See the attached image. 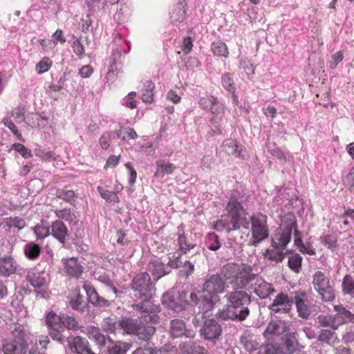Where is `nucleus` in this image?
<instances>
[{"label":"nucleus","instance_id":"nucleus-12","mask_svg":"<svg viewBox=\"0 0 354 354\" xmlns=\"http://www.w3.org/2000/svg\"><path fill=\"white\" fill-rule=\"evenodd\" d=\"M62 316L53 311L48 313L45 317V322L49 337L60 344L66 342V335L62 333Z\"/></svg>","mask_w":354,"mask_h":354},{"label":"nucleus","instance_id":"nucleus-60","mask_svg":"<svg viewBox=\"0 0 354 354\" xmlns=\"http://www.w3.org/2000/svg\"><path fill=\"white\" fill-rule=\"evenodd\" d=\"M216 96L209 95L206 97H201L198 100V104L201 109L209 111L212 106L214 105L213 98Z\"/></svg>","mask_w":354,"mask_h":354},{"label":"nucleus","instance_id":"nucleus-7","mask_svg":"<svg viewBox=\"0 0 354 354\" xmlns=\"http://www.w3.org/2000/svg\"><path fill=\"white\" fill-rule=\"evenodd\" d=\"M156 283L151 279L147 272L135 275L130 283L129 288L133 292V298L153 297L155 294Z\"/></svg>","mask_w":354,"mask_h":354},{"label":"nucleus","instance_id":"nucleus-40","mask_svg":"<svg viewBox=\"0 0 354 354\" xmlns=\"http://www.w3.org/2000/svg\"><path fill=\"white\" fill-rule=\"evenodd\" d=\"M155 84L153 82L147 81L141 91V99L145 102L151 103L153 100V90Z\"/></svg>","mask_w":354,"mask_h":354},{"label":"nucleus","instance_id":"nucleus-17","mask_svg":"<svg viewBox=\"0 0 354 354\" xmlns=\"http://www.w3.org/2000/svg\"><path fill=\"white\" fill-rule=\"evenodd\" d=\"M299 346L297 333L287 331L281 337L279 349L281 354H292L299 350Z\"/></svg>","mask_w":354,"mask_h":354},{"label":"nucleus","instance_id":"nucleus-6","mask_svg":"<svg viewBox=\"0 0 354 354\" xmlns=\"http://www.w3.org/2000/svg\"><path fill=\"white\" fill-rule=\"evenodd\" d=\"M190 292L186 290L171 289L163 294L162 303L165 307L176 313L183 312L189 306L196 308V305L192 303Z\"/></svg>","mask_w":354,"mask_h":354},{"label":"nucleus","instance_id":"nucleus-28","mask_svg":"<svg viewBox=\"0 0 354 354\" xmlns=\"http://www.w3.org/2000/svg\"><path fill=\"white\" fill-rule=\"evenodd\" d=\"M336 314L333 316L335 320V325L337 327L348 322H354V314L344 308L342 305L335 306L334 307Z\"/></svg>","mask_w":354,"mask_h":354},{"label":"nucleus","instance_id":"nucleus-54","mask_svg":"<svg viewBox=\"0 0 354 354\" xmlns=\"http://www.w3.org/2000/svg\"><path fill=\"white\" fill-rule=\"evenodd\" d=\"M284 249L281 248L279 250L267 249L266 251L265 255H268V259L276 262H281L285 257V253L283 252Z\"/></svg>","mask_w":354,"mask_h":354},{"label":"nucleus","instance_id":"nucleus-14","mask_svg":"<svg viewBox=\"0 0 354 354\" xmlns=\"http://www.w3.org/2000/svg\"><path fill=\"white\" fill-rule=\"evenodd\" d=\"M222 333L221 324L214 318L205 320L199 330L200 337L205 341L214 344L219 340Z\"/></svg>","mask_w":354,"mask_h":354},{"label":"nucleus","instance_id":"nucleus-45","mask_svg":"<svg viewBox=\"0 0 354 354\" xmlns=\"http://www.w3.org/2000/svg\"><path fill=\"white\" fill-rule=\"evenodd\" d=\"M206 247L212 251H216L221 248L218 236L214 232L209 233L205 241Z\"/></svg>","mask_w":354,"mask_h":354},{"label":"nucleus","instance_id":"nucleus-29","mask_svg":"<svg viewBox=\"0 0 354 354\" xmlns=\"http://www.w3.org/2000/svg\"><path fill=\"white\" fill-rule=\"evenodd\" d=\"M178 349L180 354H207L205 348L196 342L180 343Z\"/></svg>","mask_w":354,"mask_h":354},{"label":"nucleus","instance_id":"nucleus-23","mask_svg":"<svg viewBox=\"0 0 354 354\" xmlns=\"http://www.w3.org/2000/svg\"><path fill=\"white\" fill-rule=\"evenodd\" d=\"M17 268V263L12 256L0 257V276L9 277L16 272Z\"/></svg>","mask_w":354,"mask_h":354},{"label":"nucleus","instance_id":"nucleus-16","mask_svg":"<svg viewBox=\"0 0 354 354\" xmlns=\"http://www.w3.org/2000/svg\"><path fill=\"white\" fill-rule=\"evenodd\" d=\"M66 342L73 354H95L89 342L83 337L66 335Z\"/></svg>","mask_w":354,"mask_h":354},{"label":"nucleus","instance_id":"nucleus-44","mask_svg":"<svg viewBox=\"0 0 354 354\" xmlns=\"http://www.w3.org/2000/svg\"><path fill=\"white\" fill-rule=\"evenodd\" d=\"M221 85L229 93H236V88L232 75L230 73H223L221 76Z\"/></svg>","mask_w":354,"mask_h":354},{"label":"nucleus","instance_id":"nucleus-33","mask_svg":"<svg viewBox=\"0 0 354 354\" xmlns=\"http://www.w3.org/2000/svg\"><path fill=\"white\" fill-rule=\"evenodd\" d=\"M296 306L298 316L304 319H309L312 318L313 310L312 307L309 305L308 299H297L294 302Z\"/></svg>","mask_w":354,"mask_h":354},{"label":"nucleus","instance_id":"nucleus-62","mask_svg":"<svg viewBox=\"0 0 354 354\" xmlns=\"http://www.w3.org/2000/svg\"><path fill=\"white\" fill-rule=\"evenodd\" d=\"M51 66V61L48 57H44L36 65V71L38 74H42L48 71Z\"/></svg>","mask_w":354,"mask_h":354},{"label":"nucleus","instance_id":"nucleus-56","mask_svg":"<svg viewBox=\"0 0 354 354\" xmlns=\"http://www.w3.org/2000/svg\"><path fill=\"white\" fill-rule=\"evenodd\" d=\"M97 190L101 197L105 199L106 201L114 203H118L120 201L119 197L114 192L104 189L101 187H98Z\"/></svg>","mask_w":354,"mask_h":354},{"label":"nucleus","instance_id":"nucleus-55","mask_svg":"<svg viewBox=\"0 0 354 354\" xmlns=\"http://www.w3.org/2000/svg\"><path fill=\"white\" fill-rule=\"evenodd\" d=\"M252 227L255 228L258 227H263L267 225V216L261 213L253 214L250 217Z\"/></svg>","mask_w":354,"mask_h":354},{"label":"nucleus","instance_id":"nucleus-38","mask_svg":"<svg viewBox=\"0 0 354 354\" xmlns=\"http://www.w3.org/2000/svg\"><path fill=\"white\" fill-rule=\"evenodd\" d=\"M62 333L66 334V333H68L69 335H71V333L67 331V330H77L79 329L78 322L72 316L68 315H62Z\"/></svg>","mask_w":354,"mask_h":354},{"label":"nucleus","instance_id":"nucleus-11","mask_svg":"<svg viewBox=\"0 0 354 354\" xmlns=\"http://www.w3.org/2000/svg\"><path fill=\"white\" fill-rule=\"evenodd\" d=\"M312 283L315 290L324 301H332L335 298L334 288L330 283V279L322 271H317L313 276Z\"/></svg>","mask_w":354,"mask_h":354},{"label":"nucleus","instance_id":"nucleus-8","mask_svg":"<svg viewBox=\"0 0 354 354\" xmlns=\"http://www.w3.org/2000/svg\"><path fill=\"white\" fill-rule=\"evenodd\" d=\"M178 260H173L167 257L165 259L154 257L147 263L148 273L152 277V280L156 283L162 277L171 273L173 269H177Z\"/></svg>","mask_w":354,"mask_h":354},{"label":"nucleus","instance_id":"nucleus-4","mask_svg":"<svg viewBox=\"0 0 354 354\" xmlns=\"http://www.w3.org/2000/svg\"><path fill=\"white\" fill-rule=\"evenodd\" d=\"M158 315H145L139 319L123 317L118 322V327L124 333L132 335L140 340L148 342L156 333L154 326Z\"/></svg>","mask_w":354,"mask_h":354},{"label":"nucleus","instance_id":"nucleus-61","mask_svg":"<svg viewBox=\"0 0 354 354\" xmlns=\"http://www.w3.org/2000/svg\"><path fill=\"white\" fill-rule=\"evenodd\" d=\"M11 149L19 153L24 158H30L32 156L31 151L21 143H14L11 146Z\"/></svg>","mask_w":354,"mask_h":354},{"label":"nucleus","instance_id":"nucleus-35","mask_svg":"<svg viewBox=\"0 0 354 354\" xmlns=\"http://www.w3.org/2000/svg\"><path fill=\"white\" fill-rule=\"evenodd\" d=\"M317 340L321 344H327L333 346L335 344L339 342L337 333L335 330L330 329H322L317 337Z\"/></svg>","mask_w":354,"mask_h":354},{"label":"nucleus","instance_id":"nucleus-48","mask_svg":"<svg viewBox=\"0 0 354 354\" xmlns=\"http://www.w3.org/2000/svg\"><path fill=\"white\" fill-rule=\"evenodd\" d=\"M118 326L116 319L110 317L104 318L101 324L102 330L106 333H114Z\"/></svg>","mask_w":354,"mask_h":354},{"label":"nucleus","instance_id":"nucleus-37","mask_svg":"<svg viewBox=\"0 0 354 354\" xmlns=\"http://www.w3.org/2000/svg\"><path fill=\"white\" fill-rule=\"evenodd\" d=\"M314 326L317 328L322 327H330L334 330L337 328V326L335 325V320H334L333 316L329 315H319L315 319Z\"/></svg>","mask_w":354,"mask_h":354},{"label":"nucleus","instance_id":"nucleus-46","mask_svg":"<svg viewBox=\"0 0 354 354\" xmlns=\"http://www.w3.org/2000/svg\"><path fill=\"white\" fill-rule=\"evenodd\" d=\"M211 49L215 56L227 57L228 55L227 47L221 41L213 42L211 45Z\"/></svg>","mask_w":354,"mask_h":354},{"label":"nucleus","instance_id":"nucleus-53","mask_svg":"<svg viewBox=\"0 0 354 354\" xmlns=\"http://www.w3.org/2000/svg\"><path fill=\"white\" fill-rule=\"evenodd\" d=\"M213 228L219 232L225 230L227 233L238 230L237 229H232V225L227 218L219 219L216 221L213 226Z\"/></svg>","mask_w":354,"mask_h":354},{"label":"nucleus","instance_id":"nucleus-51","mask_svg":"<svg viewBox=\"0 0 354 354\" xmlns=\"http://www.w3.org/2000/svg\"><path fill=\"white\" fill-rule=\"evenodd\" d=\"M297 227V221L292 213H289L283 216L281 228H285L293 231V229Z\"/></svg>","mask_w":354,"mask_h":354},{"label":"nucleus","instance_id":"nucleus-43","mask_svg":"<svg viewBox=\"0 0 354 354\" xmlns=\"http://www.w3.org/2000/svg\"><path fill=\"white\" fill-rule=\"evenodd\" d=\"M302 261V257L299 254L295 253L289 257L288 266L291 270L295 273H299L301 270Z\"/></svg>","mask_w":354,"mask_h":354},{"label":"nucleus","instance_id":"nucleus-42","mask_svg":"<svg viewBox=\"0 0 354 354\" xmlns=\"http://www.w3.org/2000/svg\"><path fill=\"white\" fill-rule=\"evenodd\" d=\"M223 147L226 153L228 154L234 155L236 157H240L241 153V146L239 145V143L232 139H229L225 141Z\"/></svg>","mask_w":354,"mask_h":354},{"label":"nucleus","instance_id":"nucleus-20","mask_svg":"<svg viewBox=\"0 0 354 354\" xmlns=\"http://www.w3.org/2000/svg\"><path fill=\"white\" fill-rule=\"evenodd\" d=\"M50 234L66 248H69L66 245V238L69 235V230L62 220H56L52 222L50 226Z\"/></svg>","mask_w":354,"mask_h":354},{"label":"nucleus","instance_id":"nucleus-21","mask_svg":"<svg viewBox=\"0 0 354 354\" xmlns=\"http://www.w3.org/2000/svg\"><path fill=\"white\" fill-rule=\"evenodd\" d=\"M276 320L272 319L264 330L263 335L266 337H270L273 335H280L285 334L289 330V326L286 321L276 318Z\"/></svg>","mask_w":354,"mask_h":354},{"label":"nucleus","instance_id":"nucleus-19","mask_svg":"<svg viewBox=\"0 0 354 354\" xmlns=\"http://www.w3.org/2000/svg\"><path fill=\"white\" fill-rule=\"evenodd\" d=\"M83 288L86 293L88 303L94 306L102 308L110 306V301L103 297H101L93 285L86 281L83 284Z\"/></svg>","mask_w":354,"mask_h":354},{"label":"nucleus","instance_id":"nucleus-3","mask_svg":"<svg viewBox=\"0 0 354 354\" xmlns=\"http://www.w3.org/2000/svg\"><path fill=\"white\" fill-rule=\"evenodd\" d=\"M234 286L238 289L253 292L261 299L268 298L276 291L271 283L253 272L251 266L245 263L239 267L235 274Z\"/></svg>","mask_w":354,"mask_h":354},{"label":"nucleus","instance_id":"nucleus-39","mask_svg":"<svg viewBox=\"0 0 354 354\" xmlns=\"http://www.w3.org/2000/svg\"><path fill=\"white\" fill-rule=\"evenodd\" d=\"M156 166L154 177L158 178H162L166 174H171L176 168L175 165L172 163L165 164L163 161H157Z\"/></svg>","mask_w":354,"mask_h":354},{"label":"nucleus","instance_id":"nucleus-2","mask_svg":"<svg viewBox=\"0 0 354 354\" xmlns=\"http://www.w3.org/2000/svg\"><path fill=\"white\" fill-rule=\"evenodd\" d=\"M225 297L227 304L219 309L216 317L223 321L243 322L250 315L251 296L243 289L228 292Z\"/></svg>","mask_w":354,"mask_h":354},{"label":"nucleus","instance_id":"nucleus-34","mask_svg":"<svg viewBox=\"0 0 354 354\" xmlns=\"http://www.w3.org/2000/svg\"><path fill=\"white\" fill-rule=\"evenodd\" d=\"M182 257H176L173 260H178L179 265L177 269H179L178 274L185 279H188L194 272V263L189 260L183 261Z\"/></svg>","mask_w":354,"mask_h":354},{"label":"nucleus","instance_id":"nucleus-1","mask_svg":"<svg viewBox=\"0 0 354 354\" xmlns=\"http://www.w3.org/2000/svg\"><path fill=\"white\" fill-rule=\"evenodd\" d=\"M225 280L219 274H214L207 278L202 290L189 294L192 303L196 305L199 313L204 315L212 311L220 302L219 295L225 292Z\"/></svg>","mask_w":354,"mask_h":354},{"label":"nucleus","instance_id":"nucleus-41","mask_svg":"<svg viewBox=\"0 0 354 354\" xmlns=\"http://www.w3.org/2000/svg\"><path fill=\"white\" fill-rule=\"evenodd\" d=\"M281 232L275 234V239L279 242L281 248L286 249L290 242L292 231L285 228H281Z\"/></svg>","mask_w":354,"mask_h":354},{"label":"nucleus","instance_id":"nucleus-57","mask_svg":"<svg viewBox=\"0 0 354 354\" xmlns=\"http://www.w3.org/2000/svg\"><path fill=\"white\" fill-rule=\"evenodd\" d=\"M214 105L212 106L210 112L214 115H218L225 113L226 106L225 103L218 100V97H214Z\"/></svg>","mask_w":354,"mask_h":354},{"label":"nucleus","instance_id":"nucleus-25","mask_svg":"<svg viewBox=\"0 0 354 354\" xmlns=\"http://www.w3.org/2000/svg\"><path fill=\"white\" fill-rule=\"evenodd\" d=\"M107 341L110 343V345L107 346V354H127L133 346L131 342L115 341L110 337H108Z\"/></svg>","mask_w":354,"mask_h":354},{"label":"nucleus","instance_id":"nucleus-24","mask_svg":"<svg viewBox=\"0 0 354 354\" xmlns=\"http://www.w3.org/2000/svg\"><path fill=\"white\" fill-rule=\"evenodd\" d=\"M79 287H77L68 297L70 306L75 310L84 312L88 308V302L84 299V296L80 293Z\"/></svg>","mask_w":354,"mask_h":354},{"label":"nucleus","instance_id":"nucleus-9","mask_svg":"<svg viewBox=\"0 0 354 354\" xmlns=\"http://www.w3.org/2000/svg\"><path fill=\"white\" fill-rule=\"evenodd\" d=\"M59 220H64L69 223L71 230L73 232L75 237L72 242L75 245L77 251L83 250L82 247V239L85 235L84 229L82 223L80 221L78 216L72 212L71 209L64 208L55 212Z\"/></svg>","mask_w":354,"mask_h":354},{"label":"nucleus","instance_id":"nucleus-31","mask_svg":"<svg viewBox=\"0 0 354 354\" xmlns=\"http://www.w3.org/2000/svg\"><path fill=\"white\" fill-rule=\"evenodd\" d=\"M24 254L30 261L39 259L42 251V246L34 241H29L24 246Z\"/></svg>","mask_w":354,"mask_h":354},{"label":"nucleus","instance_id":"nucleus-30","mask_svg":"<svg viewBox=\"0 0 354 354\" xmlns=\"http://www.w3.org/2000/svg\"><path fill=\"white\" fill-rule=\"evenodd\" d=\"M268 152L272 156L277 158L281 164H286L290 158L292 157L288 151H283L275 142L268 143L267 145Z\"/></svg>","mask_w":354,"mask_h":354},{"label":"nucleus","instance_id":"nucleus-5","mask_svg":"<svg viewBox=\"0 0 354 354\" xmlns=\"http://www.w3.org/2000/svg\"><path fill=\"white\" fill-rule=\"evenodd\" d=\"M11 337L1 340V351L3 354H27L28 344L25 339L24 326H15L11 332Z\"/></svg>","mask_w":354,"mask_h":354},{"label":"nucleus","instance_id":"nucleus-58","mask_svg":"<svg viewBox=\"0 0 354 354\" xmlns=\"http://www.w3.org/2000/svg\"><path fill=\"white\" fill-rule=\"evenodd\" d=\"M116 58H113V62L109 66V71L106 74V78L108 81H110L113 82L115 80V77L117 76L118 72H119V67L118 66L120 65V64H118L115 62Z\"/></svg>","mask_w":354,"mask_h":354},{"label":"nucleus","instance_id":"nucleus-47","mask_svg":"<svg viewBox=\"0 0 354 354\" xmlns=\"http://www.w3.org/2000/svg\"><path fill=\"white\" fill-rule=\"evenodd\" d=\"M342 291L344 295L354 297V279L349 274H346L342 280Z\"/></svg>","mask_w":354,"mask_h":354},{"label":"nucleus","instance_id":"nucleus-49","mask_svg":"<svg viewBox=\"0 0 354 354\" xmlns=\"http://www.w3.org/2000/svg\"><path fill=\"white\" fill-rule=\"evenodd\" d=\"M185 16L186 11L184 5L180 3L179 6L171 13L170 19L173 23L176 24L183 21L185 19Z\"/></svg>","mask_w":354,"mask_h":354},{"label":"nucleus","instance_id":"nucleus-26","mask_svg":"<svg viewBox=\"0 0 354 354\" xmlns=\"http://www.w3.org/2000/svg\"><path fill=\"white\" fill-rule=\"evenodd\" d=\"M178 251L180 252L177 257H182L188 252L194 250L192 256L198 253V247L196 244L189 243L184 232L177 233Z\"/></svg>","mask_w":354,"mask_h":354},{"label":"nucleus","instance_id":"nucleus-18","mask_svg":"<svg viewBox=\"0 0 354 354\" xmlns=\"http://www.w3.org/2000/svg\"><path fill=\"white\" fill-rule=\"evenodd\" d=\"M169 333L172 338L187 337L193 338L196 333L186 326L185 322L180 319H174L169 323Z\"/></svg>","mask_w":354,"mask_h":354},{"label":"nucleus","instance_id":"nucleus-13","mask_svg":"<svg viewBox=\"0 0 354 354\" xmlns=\"http://www.w3.org/2000/svg\"><path fill=\"white\" fill-rule=\"evenodd\" d=\"M26 280L35 288L37 294H45L48 288L50 276L44 271L35 270H27Z\"/></svg>","mask_w":354,"mask_h":354},{"label":"nucleus","instance_id":"nucleus-50","mask_svg":"<svg viewBox=\"0 0 354 354\" xmlns=\"http://www.w3.org/2000/svg\"><path fill=\"white\" fill-rule=\"evenodd\" d=\"M319 240L324 246L333 251L335 250L338 247L337 239L333 235L326 234L322 236Z\"/></svg>","mask_w":354,"mask_h":354},{"label":"nucleus","instance_id":"nucleus-36","mask_svg":"<svg viewBox=\"0 0 354 354\" xmlns=\"http://www.w3.org/2000/svg\"><path fill=\"white\" fill-rule=\"evenodd\" d=\"M88 334V337L93 340L100 348H102L105 346L106 341L107 340L108 337H109V335H104L101 332V329L96 326L91 327Z\"/></svg>","mask_w":354,"mask_h":354},{"label":"nucleus","instance_id":"nucleus-15","mask_svg":"<svg viewBox=\"0 0 354 354\" xmlns=\"http://www.w3.org/2000/svg\"><path fill=\"white\" fill-rule=\"evenodd\" d=\"M293 304L292 297L281 292L275 297L272 304L269 305L268 309L274 314L275 318H279L281 315H289L291 313Z\"/></svg>","mask_w":354,"mask_h":354},{"label":"nucleus","instance_id":"nucleus-27","mask_svg":"<svg viewBox=\"0 0 354 354\" xmlns=\"http://www.w3.org/2000/svg\"><path fill=\"white\" fill-rule=\"evenodd\" d=\"M152 297L136 298V299H140L141 301L135 304L134 308L149 315H156V313L158 312V307L152 301Z\"/></svg>","mask_w":354,"mask_h":354},{"label":"nucleus","instance_id":"nucleus-10","mask_svg":"<svg viewBox=\"0 0 354 354\" xmlns=\"http://www.w3.org/2000/svg\"><path fill=\"white\" fill-rule=\"evenodd\" d=\"M227 211V218L230 221L232 229L239 230L241 225L245 228H248V221H246V212L243 208L242 203L234 196H232L225 206Z\"/></svg>","mask_w":354,"mask_h":354},{"label":"nucleus","instance_id":"nucleus-64","mask_svg":"<svg viewBox=\"0 0 354 354\" xmlns=\"http://www.w3.org/2000/svg\"><path fill=\"white\" fill-rule=\"evenodd\" d=\"M343 183L350 192L354 193V167L343 179Z\"/></svg>","mask_w":354,"mask_h":354},{"label":"nucleus","instance_id":"nucleus-22","mask_svg":"<svg viewBox=\"0 0 354 354\" xmlns=\"http://www.w3.org/2000/svg\"><path fill=\"white\" fill-rule=\"evenodd\" d=\"M62 261H64V272L68 276L75 279H79L82 276L84 268L77 258L71 257Z\"/></svg>","mask_w":354,"mask_h":354},{"label":"nucleus","instance_id":"nucleus-32","mask_svg":"<svg viewBox=\"0 0 354 354\" xmlns=\"http://www.w3.org/2000/svg\"><path fill=\"white\" fill-rule=\"evenodd\" d=\"M252 239L250 245L257 247L263 240L268 238L269 231L268 225L251 228Z\"/></svg>","mask_w":354,"mask_h":354},{"label":"nucleus","instance_id":"nucleus-63","mask_svg":"<svg viewBox=\"0 0 354 354\" xmlns=\"http://www.w3.org/2000/svg\"><path fill=\"white\" fill-rule=\"evenodd\" d=\"M209 122L211 124V129L208 131V135L210 136H215L222 134V130L221 129V124L219 122L216 120L215 117H212Z\"/></svg>","mask_w":354,"mask_h":354},{"label":"nucleus","instance_id":"nucleus-52","mask_svg":"<svg viewBox=\"0 0 354 354\" xmlns=\"http://www.w3.org/2000/svg\"><path fill=\"white\" fill-rule=\"evenodd\" d=\"M57 197L74 205L77 196L73 190L59 189L57 192Z\"/></svg>","mask_w":354,"mask_h":354},{"label":"nucleus","instance_id":"nucleus-59","mask_svg":"<svg viewBox=\"0 0 354 354\" xmlns=\"http://www.w3.org/2000/svg\"><path fill=\"white\" fill-rule=\"evenodd\" d=\"M33 231L37 236V240H42L50 234V227H47L39 225L33 227Z\"/></svg>","mask_w":354,"mask_h":354}]
</instances>
